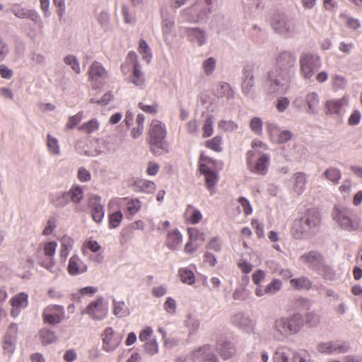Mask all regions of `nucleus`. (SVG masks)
<instances>
[{"label":"nucleus","mask_w":362,"mask_h":362,"mask_svg":"<svg viewBox=\"0 0 362 362\" xmlns=\"http://www.w3.org/2000/svg\"><path fill=\"white\" fill-rule=\"evenodd\" d=\"M185 324L187 328L189 329L190 334L196 332L200 326L199 320L191 314L187 316Z\"/></svg>","instance_id":"obj_40"},{"label":"nucleus","mask_w":362,"mask_h":362,"mask_svg":"<svg viewBox=\"0 0 362 362\" xmlns=\"http://www.w3.org/2000/svg\"><path fill=\"white\" fill-rule=\"evenodd\" d=\"M203 129V137L206 138L212 135L214 132L213 127V119L211 116H209L204 120V123L202 127Z\"/></svg>","instance_id":"obj_55"},{"label":"nucleus","mask_w":362,"mask_h":362,"mask_svg":"<svg viewBox=\"0 0 362 362\" xmlns=\"http://www.w3.org/2000/svg\"><path fill=\"white\" fill-rule=\"evenodd\" d=\"M139 52L142 55V58L149 63L151 60L152 54L147 42L141 39L139 42Z\"/></svg>","instance_id":"obj_46"},{"label":"nucleus","mask_w":362,"mask_h":362,"mask_svg":"<svg viewBox=\"0 0 362 362\" xmlns=\"http://www.w3.org/2000/svg\"><path fill=\"white\" fill-rule=\"evenodd\" d=\"M10 301L11 305L13 306V309L11 310V315L16 317L18 315L19 310L27 306L28 303V295L24 293H20L14 296Z\"/></svg>","instance_id":"obj_26"},{"label":"nucleus","mask_w":362,"mask_h":362,"mask_svg":"<svg viewBox=\"0 0 362 362\" xmlns=\"http://www.w3.org/2000/svg\"><path fill=\"white\" fill-rule=\"evenodd\" d=\"M166 134L165 125L159 120L153 119L148 129V142L153 154L160 156L168 152V145L165 139Z\"/></svg>","instance_id":"obj_3"},{"label":"nucleus","mask_w":362,"mask_h":362,"mask_svg":"<svg viewBox=\"0 0 362 362\" xmlns=\"http://www.w3.org/2000/svg\"><path fill=\"white\" fill-rule=\"evenodd\" d=\"M89 78L95 82L96 85H100L107 78V73L100 63L94 62L90 65L88 71Z\"/></svg>","instance_id":"obj_22"},{"label":"nucleus","mask_w":362,"mask_h":362,"mask_svg":"<svg viewBox=\"0 0 362 362\" xmlns=\"http://www.w3.org/2000/svg\"><path fill=\"white\" fill-rule=\"evenodd\" d=\"M181 281L189 285L194 283L195 277L194 273L187 268H181L179 270Z\"/></svg>","instance_id":"obj_45"},{"label":"nucleus","mask_w":362,"mask_h":362,"mask_svg":"<svg viewBox=\"0 0 362 362\" xmlns=\"http://www.w3.org/2000/svg\"><path fill=\"white\" fill-rule=\"evenodd\" d=\"M41 342L44 346L54 343L57 340L55 333L49 329L43 328L39 333Z\"/></svg>","instance_id":"obj_35"},{"label":"nucleus","mask_w":362,"mask_h":362,"mask_svg":"<svg viewBox=\"0 0 362 362\" xmlns=\"http://www.w3.org/2000/svg\"><path fill=\"white\" fill-rule=\"evenodd\" d=\"M258 68L259 66L256 63L248 62L243 69L241 90L245 96L252 97L255 93V83L254 74Z\"/></svg>","instance_id":"obj_10"},{"label":"nucleus","mask_w":362,"mask_h":362,"mask_svg":"<svg viewBox=\"0 0 362 362\" xmlns=\"http://www.w3.org/2000/svg\"><path fill=\"white\" fill-rule=\"evenodd\" d=\"M194 356L200 362H219L217 356L214 353L212 347L206 344L194 351Z\"/></svg>","instance_id":"obj_24"},{"label":"nucleus","mask_w":362,"mask_h":362,"mask_svg":"<svg viewBox=\"0 0 362 362\" xmlns=\"http://www.w3.org/2000/svg\"><path fill=\"white\" fill-rule=\"evenodd\" d=\"M290 86V74L287 71H281V69H272L268 73L264 83V89L269 94L283 93Z\"/></svg>","instance_id":"obj_5"},{"label":"nucleus","mask_w":362,"mask_h":362,"mask_svg":"<svg viewBox=\"0 0 362 362\" xmlns=\"http://www.w3.org/2000/svg\"><path fill=\"white\" fill-rule=\"evenodd\" d=\"M161 18H162V31L164 37H166L171 33L174 25V16L170 13L167 10H161Z\"/></svg>","instance_id":"obj_27"},{"label":"nucleus","mask_w":362,"mask_h":362,"mask_svg":"<svg viewBox=\"0 0 362 362\" xmlns=\"http://www.w3.org/2000/svg\"><path fill=\"white\" fill-rule=\"evenodd\" d=\"M43 320L49 325L59 324L64 317V309L62 305H50L47 306L42 313Z\"/></svg>","instance_id":"obj_13"},{"label":"nucleus","mask_w":362,"mask_h":362,"mask_svg":"<svg viewBox=\"0 0 362 362\" xmlns=\"http://www.w3.org/2000/svg\"><path fill=\"white\" fill-rule=\"evenodd\" d=\"M290 100L286 97H280L276 100V107L279 112H284L289 106Z\"/></svg>","instance_id":"obj_63"},{"label":"nucleus","mask_w":362,"mask_h":362,"mask_svg":"<svg viewBox=\"0 0 362 362\" xmlns=\"http://www.w3.org/2000/svg\"><path fill=\"white\" fill-rule=\"evenodd\" d=\"M303 325V317L298 313L278 317L272 327L273 339L276 341H284L289 336L298 333Z\"/></svg>","instance_id":"obj_2"},{"label":"nucleus","mask_w":362,"mask_h":362,"mask_svg":"<svg viewBox=\"0 0 362 362\" xmlns=\"http://www.w3.org/2000/svg\"><path fill=\"white\" fill-rule=\"evenodd\" d=\"M123 218V214L120 211H117L109 216V227L110 228H117Z\"/></svg>","instance_id":"obj_50"},{"label":"nucleus","mask_w":362,"mask_h":362,"mask_svg":"<svg viewBox=\"0 0 362 362\" xmlns=\"http://www.w3.org/2000/svg\"><path fill=\"white\" fill-rule=\"evenodd\" d=\"M97 21L104 31H107L110 29V16L107 12H100Z\"/></svg>","instance_id":"obj_51"},{"label":"nucleus","mask_w":362,"mask_h":362,"mask_svg":"<svg viewBox=\"0 0 362 362\" xmlns=\"http://www.w3.org/2000/svg\"><path fill=\"white\" fill-rule=\"evenodd\" d=\"M322 176L334 185H337L341 177V173L339 169L332 167L327 168Z\"/></svg>","instance_id":"obj_37"},{"label":"nucleus","mask_w":362,"mask_h":362,"mask_svg":"<svg viewBox=\"0 0 362 362\" xmlns=\"http://www.w3.org/2000/svg\"><path fill=\"white\" fill-rule=\"evenodd\" d=\"M103 337V349L107 352L114 351L122 340V336L115 333L112 327H107Z\"/></svg>","instance_id":"obj_15"},{"label":"nucleus","mask_w":362,"mask_h":362,"mask_svg":"<svg viewBox=\"0 0 362 362\" xmlns=\"http://www.w3.org/2000/svg\"><path fill=\"white\" fill-rule=\"evenodd\" d=\"M222 137L221 136H216L211 139L207 140L205 142V146L210 148L216 152H221L222 148Z\"/></svg>","instance_id":"obj_42"},{"label":"nucleus","mask_w":362,"mask_h":362,"mask_svg":"<svg viewBox=\"0 0 362 362\" xmlns=\"http://www.w3.org/2000/svg\"><path fill=\"white\" fill-rule=\"evenodd\" d=\"M103 297L97 298L88 305L86 308L82 312V314L88 315L92 319L95 320H103L107 315V308L103 307Z\"/></svg>","instance_id":"obj_14"},{"label":"nucleus","mask_w":362,"mask_h":362,"mask_svg":"<svg viewBox=\"0 0 362 362\" xmlns=\"http://www.w3.org/2000/svg\"><path fill=\"white\" fill-rule=\"evenodd\" d=\"M66 192L69 195V200L75 204H79L83 197V188L80 186H73Z\"/></svg>","instance_id":"obj_39"},{"label":"nucleus","mask_w":362,"mask_h":362,"mask_svg":"<svg viewBox=\"0 0 362 362\" xmlns=\"http://www.w3.org/2000/svg\"><path fill=\"white\" fill-rule=\"evenodd\" d=\"M218 128L224 132H233L238 129V124L232 120L221 119L218 123Z\"/></svg>","instance_id":"obj_48"},{"label":"nucleus","mask_w":362,"mask_h":362,"mask_svg":"<svg viewBox=\"0 0 362 362\" xmlns=\"http://www.w3.org/2000/svg\"><path fill=\"white\" fill-rule=\"evenodd\" d=\"M99 129V122L96 119H91L88 122L83 123L78 127L80 131L85 132L87 134H91Z\"/></svg>","instance_id":"obj_43"},{"label":"nucleus","mask_w":362,"mask_h":362,"mask_svg":"<svg viewBox=\"0 0 362 362\" xmlns=\"http://www.w3.org/2000/svg\"><path fill=\"white\" fill-rule=\"evenodd\" d=\"M341 18H344L346 25L351 29L357 30L361 27V23L357 18L341 14Z\"/></svg>","instance_id":"obj_58"},{"label":"nucleus","mask_w":362,"mask_h":362,"mask_svg":"<svg viewBox=\"0 0 362 362\" xmlns=\"http://www.w3.org/2000/svg\"><path fill=\"white\" fill-rule=\"evenodd\" d=\"M291 286L297 289H309L311 287V282L307 277L293 279L290 281Z\"/></svg>","instance_id":"obj_41"},{"label":"nucleus","mask_w":362,"mask_h":362,"mask_svg":"<svg viewBox=\"0 0 362 362\" xmlns=\"http://www.w3.org/2000/svg\"><path fill=\"white\" fill-rule=\"evenodd\" d=\"M267 131L272 139L278 144H284L293 136V133L291 131L281 130L275 123H268Z\"/></svg>","instance_id":"obj_19"},{"label":"nucleus","mask_w":362,"mask_h":362,"mask_svg":"<svg viewBox=\"0 0 362 362\" xmlns=\"http://www.w3.org/2000/svg\"><path fill=\"white\" fill-rule=\"evenodd\" d=\"M347 103V100L340 99L330 100L326 103L327 114H339L344 105Z\"/></svg>","instance_id":"obj_29"},{"label":"nucleus","mask_w":362,"mask_h":362,"mask_svg":"<svg viewBox=\"0 0 362 362\" xmlns=\"http://www.w3.org/2000/svg\"><path fill=\"white\" fill-rule=\"evenodd\" d=\"M231 323L240 330L246 332H252L255 327V322L245 313L240 312L235 313L231 317Z\"/></svg>","instance_id":"obj_16"},{"label":"nucleus","mask_w":362,"mask_h":362,"mask_svg":"<svg viewBox=\"0 0 362 362\" xmlns=\"http://www.w3.org/2000/svg\"><path fill=\"white\" fill-rule=\"evenodd\" d=\"M182 236L177 230L168 233L166 240V245L168 248L175 250L182 243Z\"/></svg>","instance_id":"obj_33"},{"label":"nucleus","mask_w":362,"mask_h":362,"mask_svg":"<svg viewBox=\"0 0 362 362\" xmlns=\"http://www.w3.org/2000/svg\"><path fill=\"white\" fill-rule=\"evenodd\" d=\"M144 349L145 352L151 356L157 354L158 351V347L156 339H152L145 342Z\"/></svg>","instance_id":"obj_59"},{"label":"nucleus","mask_w":362,"mask_h":362,"mask_svg":"<svg viewBox=\"0 0 362 362\" xmlns=\"http://www.w3.org/2000/svg\"><path fill=\"white\" fill-rule=\"evenodd\" d=\"M136 187L141 192L151 194L156 190V184L149 180H141L136 182Z\"/></svg>","instance_id":"obj_38"},{"label":"nucleus","mask_w":362,"mask_h":362,"mask_svg":"<svg viewBox=\"0 0 362 362\" xmlns=\"http://www.w3.org/2000/svg\"><path fill=\"white\" fill-rule=\"evenodd\" d=\"M250 362H267L269 354L266 351H252L249 354Z\"/></svg>","instance_id":"obj_47"},{"label":"nucleus","mask_w":362,"mask_h":362,"mask_svg":"<svg viewBox=\"0 0 362 362\" xmlns=\"http://www.w3.org/2000/svg\"><path fill=\"white\" fill-rule=\"evenodd\" d=\"M216 94L218 98H226V100H230L234 98V91L230 84L226 82H222L218 86Z\"/></svg>","instance_id":"obj_30"},{"label":"nucleus","mask_w":362,"mask_h":362,"mask_svg":"<svg viewBox=\"0 0 362 362\" xmlns=\"http://www.w3.org/2000/svg\"><path fill=\"white\" fill-rule=\"evenodd\" d=\"M296 59V56L292 52H281L276 59V66L273 69H281V71L286 70L290 74V69L295 65Z\"/></svg>","instance_id":"obj_18"},{"label":"nucleus","mask_w":362,"mask_h":362,"mask_svg":"<svg viewBox=\"0 0 362 362\" xmlns=\"http://www.w3.org/2000/svg\"><path fill=\"white\" fill-rule=\"evenodd\" d=\"M269 160V157L267 155H262L260 158H258L254 168H250L251 171L259 175H265L267 172Z\"/></svg>","instance_id":"obj_34"},{"label":"nucleus","mask_w":362,"mask_h":362,"mask_svg":"<svg viewBox=\"0 0 362 362\" xmlns=\"http://www.w3.org/2000/svg\"><path fill=\"white\" fill-rule=\"evenodd\" d=\"M69 201V195L66 192L57 193L50 196L51 203L57 208L64 207Z\"/></svg>","instance_id":"obj_31"},{"label":"nucleus","mask_w":362,"mask_h":362,"mask_svg":"<svg viewBox=\"0 0 362 362\" xmlns=\"http://www.w3.org/2000/svg\"><path fill=\"white\" fill-rule=\"evenodd\" d=\"M132 82L136 86L143 88L145 84V77L139 62L134 64Z\"/></svg>","instance_id":"obj_32"},{"label":"nucleus","mask_w":362,"mask_h":362,"mask_svg":"<svg viewBox=\"0 0 362 362\" xmlns=\"http://www.w3.org/2000/svg\"><path fill=\"white\" fill-rule=\"evenodd\" d=\"M351 350L348 341H334V354H346Z\"/></svg>","instance_id":"obj_53"},{"label":"nucleus","mask_w":362,"mask_h":362,"mask_svg":"<svg viewBox=\"0 0 362 362\" xmlns=\"http://www.w3.org/2000/svg\"><path fill=\"white\" fill-rule=\"evenodd\" d=\"M64 62L70 66L76 74H79L81 73L79 62L75 56L67 55L64 58Z\"/></svg>","instance_id":"obj_54"},{"label":"nucleus","mask_w":362,"mask_h":362,"mask_svg":"<svg viewBox=\"0 0 362 362\" xmlns=\"http://www.w3.org/2000/svg\"><path fill=\"white\" fill-rule=\"evenodd\" d=\"M88 206L91 209V216L93 221L96 223H100L105 215L104 206L100 203L99 196H93L89 199Z\"/></svg>","instance_id":"obj_21"},{"label":"nucleus","mask_w":362,"mask_h":362,"mask_svg":"<svg viewBox=\"0 0 362 362\" xmlns=\"http://www.w3.org/2000/svg\"><path fill=\"white\" fill-rule=\"evenodd\" d=\"M212 0H197L194 5L182 11V15L188 21H206L211 13Z\"/></svg>","instance_id":"obj_6"},{"label":"nucleus","mask_w":362,"mask_h":362,"mask_svg":"<svg viewBox=\"0 0 362 362\" xmlns=\"http://www.w3.org/2000/svg\"><path fill=\"white\" fill-rule=\"evenodd\" d=\"M300 73L305 80H310L322 66V62L317 54L303 52L299 57Z\"/></svg>","instance_id":"obj_7"},{"label":"nucleus","mask_w":362,"mask_h":362,"mask_svg":"<svg viewBox=\"0 0 362 362\" xmlns=\"http://www.w3.org/2000/svg\"><path fill=\"white\" fill-rule=\"evenodd\" d=\"M9 10L16 18H29L38 26L39 29L43 28L44 25L41 17L35 10L23 7L18 3L12 4Z\"/></svg>","instance_id":"obj_11"},{"label":"nucleus","mask_w":362,"mask_h":362,"mask_svg":"<svg viewBox=\"0 0 362 362\" xmlns=\"http://www.w3.org/2000/svg\"><path fill=\"white\" fill-rule=\"evenodd\" d=\"M141 202L137 199H129L127 203V210L131 216H133L139 212L141 209Z\"/></svg>","instance_id":"obj_49"},{"label":"nucleus","mask_w":362,"mask_h":362,"mask_svg":"<svg viewBox=\"0 0 362 362\" xmlns=\"http://www.w3.org/2000/svg\"><path fill=\"white\" fill-rule=\"evenodd\" d=\"M294 351L286 346L276 348L273 359L274 362H293Z\"/></svg>","instance_id":"obj_25"},{"label":"nucleus","mask_w":362,"mask_h":362,"mask_svg":"<svg viewBox=\"0 0 362 362\" xmlns=\"http://www.w3.org/2000/svg\"><path fill=\"white\" fill-rule=\"evenodd\" d=\"M282 282L277 279H274L267 286L266 292L268 295H274L281 289Z\"/></svg>","instance_id":"obj_52"},{"label":"nucleus","mask_w":362,"mask_h":362,"mask_svg":"<svg viewBox=\"0 0 362 362\" xmlns=\"http://www.w3.org/2000/svg\"><path fill=\"white\" fill-rule=\"evenodd\" d=\"M332 216L342 230L351 232L356 231L360 228L358 218L353 210L349 208L335 206L332 209Z\"/></svg>","instance_id":"obj_4"},{"label":"nucleus","mask_w":362,"mask_h":362,"mask_svg":"<svg viewBox=\"0 0 362 362\" xmlns=\"http://www.w3.org/2000/svg\"><path fill=\"white\" fill-rule=\"evenodd\" d=\"M67 270L70 275L77 276L86 272L88 266L77 255H74L69 259Z\"/></svg>","instance_id":"obj_23"},{"label":"nucleus","mask_w":362,"mask_h":362,"mask_svg":"<svg viewBox=\"0 0 362 362\" xmlns=\"http://www.w3.org/2000/svg\"><path fill=\"white\" fill-rule=\"evenodd\" d=\"M83 119V112H79L76 115L71 116L69 119V122L66 125V129H73Z\"/></svg>","instance_id":"obj_64"},{"label":"nucleus","mask_w":362,"mask_h":362,"mask_svg":"<svg viewBox=\"0 0 362 362\" xmlns=\"http://www.w3.org/2000/svg\"><path fill=\"white\" fill-rule=\"evenodd\" d=\"M57 244L54 241L47 243L44 247L45 254L50 259H54Z\"/></svg>","instance_id":"obj_62"},{"label":"nucleus","mask_w":362,"mask_h":362,"mask_svg":"<svg viewBox=\"0 0 362 362\" xmlns=\"http://www.w3.org/2000/svg\"><path fill=\"white\" fill-rule=\"evenodd\" d=\"M216 61L214 57H209L202 64L203 69L206 75H210L216 68Z\"/></svg>","instance_id":"obj_60"},{"label":"nucleus","mask_w":362,"mask_h":362,"mask_svg":"<svg viewBox=\"0 0 362 362\" xmlns=\"http://www.w3.org/2000/svg\"><path fill=\"white\" fill-rule=\"evenodd\" d=\"M47 145L50 153L54 155H59L60 148L57 139L51 134L47 136Z\"/></svg>","instance_id":"obj_44"},{"label":"nucleus","mask_w":362,"mask_h":362,"mask_svg":"<svg viewBox=\"0 0 362 362\" xmlns=\"http://www.w3.org/2000/svg\"><path fill=\"white\" fill-rule=\"evenodd\" d=\"M321 224V217L315 209H308L298 218L294 220L291 234L294 238L300 240L315 235Z\"/></svg>","instance_id":"obj_1"},{"label":"nucleus","mask_w":362,"mask_h":362,"mask_svg":"<svg viewBox=\"0 0 362 362\" xmlns=\"http://www.w3.org/2000/svg\"><path fill=\"white\" fill-rule=\"evenodd\" d=\"M251 130L257 134H260L262 130V121L259 117H254L250 123Z\"/></svg>","instance_id":"obj_61"},{"label":"nucleus","mask_w":362,"mask_h":362,"mask_svg":"<svg viewBox=\"0 0 362 362\" xmlns=\"http://www.w3.org/2000/svg\"><path fill=\"white\" fill-rule=\"evenodd\" d=\"M216 349L219 356L224 360L233 358L237 351L234 344L225 337H221L216 341Z\"/></svg>","instance_id":"obj_17"},{"label":"nucleus","mask_w":362,"mask_h":362,"mask_svg":"<svg viewBox=\"0 0 362 362\" xmlns=\"http://www.w3.org/2000/svg\"><path fill=\"white\" fill-rule=\"evenodd\" d=\"M300 260L310 269L315 271H321L322 269L326 270L329 268L325 267V262L322 255L315 250H311L308 253L303 254L300 257Z\"/></svg>","instance_id":"obj_12"},{"label":"nucleus","mask_w":362,"mask_h":362,"mask_svg":"<svg viewBox=\"0 0 362 362\" xmlns=\"http://www.w3.org/2000/svg\"><path fill=\"white\" fill-rule=\"evenodd\" d=\"M272 26L275 32L286 37H294L299 33L296 21L286 16H274Z\"/></svg>","instance_id":"obj_8"},{"label":"nucleus","mask_w":362,"mask_h":362,"mask_svg":"<svg viewBox=\"0 0 362 362\" xmlns=\"http://www.w3.org/2000/svg\"><path fill=\"white\" fill-rule=\"evenodd\" d=\"M185 34L189 41L199 47L205 45L207 41L206 30L200 28H187Z\"/></svg>","instance_id":"obj_20"},{"label":"nucleus","mask_w":362,"mask_h":362,"mask_svg":"<svg viewBox=\"0 0 362 362\" xmlns=\"http://www.w3.org/2000/svg\"><path fill=\"white\" fill-rule=\"evenodd\" d=\"M293 105L298 110H304L309 115H316L319 110L320 97L316 92H308L304 97L296 98Z\"/></svg>","instance_id":"obj_9"},{"label":"nucleus","mask_w":362,"mask_h":362,"mask_svg":"<svg viewBox=\"0 0 362 362\" xmlns=\"http://www.w3.org/2000/svg\"><path fill=\"white\" fill-rule=\"evenodd\" d=\"M293 191L298 194H302L305 189L307 184V175L303 172H298L293 175Z\"/></svg>","instance_id":"obj_28"},{"label":"nucleus","mask_w":362,"mask_h":362,"mask_svg":"<svg viewBox=\"0 0 362 362\" xmlns=\"http://www.w3.org/2000/svg\"><path fill=\"white\" fill-rule=\"evenodd\" d=\"M293 362H313L310 354L305 350H300L295 352Z\"/></svg>","instance_id":"obj_56"},{"label":"nucleus","mask_w":362,"mask_h":362,"mask_svg":"<svg viewBox=\"0 0 362 362\" xmlns=\"http://www.w3.org/2000/svg\"><path fill=\"white\" fill-rule=\"evenodd\" d=\"M317 350L321 354H334V341L320 343L317 346Z\"/></svg>","instance_id":"obj_57"},{"label":"nucleus","mask_w":362,"mask_h":362,"mask_svg":"<svg viewBox=\"0 0 362 362\" xmlns=\"http://www.w3.org/2000/svg\"><path fill=\"white\" fill-rule=\"evenodd\" d=\"M113 313L118 317H122L128 316L130 314V312L124 301H117L115 299H113Z\"/></svg>","instance_id":"obj_36"}]
</instances>
